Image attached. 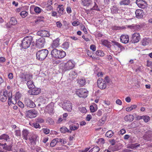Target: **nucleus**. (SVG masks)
I'll return each mask as SVG.
<instances>
[{
    "label": "nucleus",
    "instance_id": "f257e3e1",
    "mask_svg": "<svg viewBox=\"0 0 152 152\" xmlns=\"http://www.w3.org/2000/svg\"><path fill=\"white\" fill-rule=\"evenodd\" d=\"M75 65V62L69 60L66 62H63L59 65V68L63 72L69 71L74 69Z\"/></svg>",
    "mask_w": 152,
    "mask_h": 152
},
{
    "label": "nucleus",
    "instance_id": "f03ea898",
    "mask_svg": "<svg viewBox=\"0 0 152 152\" xmlns=\"http://www.w3.org/2000/svg\"><path fill=\"white\" fill-rule=\"evenodd\" d=\"M51 55L53 57L61 59L65 56L66 53L63 50H59L54 48L51 51Z\"/></svg>",
    "mask_w": 152,
    "mask_h": 152
},
{
    "label": "nucleus",
    "instance_id": "7ed1b4c3",
    "mask_svg": "<svg viewBox=\"0 0 152 152\" xmlns=\"http://www.w3.org/2000/svg\"><path fill=\"white\" fill-rule=\"evenodd\" d=\"M48 53V51L46 49L39 50L36 53L37 58L40 61H42L46 58Z\"/></svg>",
    "mask_w": 152,
    "mask_h": 152
},
{
    "label": "nucleus",
    "instance_id": "20e7f679",
    "mask_svg": "<svg viewBox=\"0 0 152 152\" xmlns=\"http://www.w3.org/2000/svg\"><path fill=\"white\" fill-rule=\"evenodd\" d=\"M33 38L31 36L25 37L22 41L21 46L24 49L28 48L32 42Z\"/></svg>",
    "mask_w": 152,
    "mask_h": 152
},
{
    "label": "nucleus",
    "instance_id": "39448f33",
    "mask_svg": "<svg viewBox=\"0 0 152 152\" xmlns=\"http://www.w3.org/2000/svg\"><path fill=\"white\" fill-rule=\"evenodd\" d=\"M76 94L80 97L86 98L88 96V91L85 88H80L76 91Z\"/></svg>",
    "mask_w": 152,
    "mask_h": 152
},
{
    "label": "nucleus",
    "instance_id": "423d86ee",
    "mask_svg": "<svg viewBox=\"0 0 152 152\" xmlns=\"http://www.w3.org/2000/svg\"><path fill=\"white\" fill-rule=\"evenodd\" d=\"M12 93L9 92L7 93V91L5 90L3 92H1L0 94V100L2 102H5L7 98L11 96Z\"/></svg>",
    "mask_w": 152,
    "mask_h": 152
},
{
    "label": "nucleus",
    "instance_id": "0eeeda50",
    "mask_svg": "<svg viewBox=\"0 0 152 152\" xmlns=\"http://www.w3.org/2000/svg\"><path fill=\"white\" fill-rule=\"evenodd\" d=\"M62 107L64 110L70 112L72 110V104L70 101H66L62 104Z\"/></svg>",
    "mask_w": 152,
    "mask_h": 152
},
{
    "label": "nucleus",
    "instance_id": "6e6552de",
    "mask_svg": "<svg viewBox=\"0 0 152 152\" xmlns=\"http://www.w3.org/2000/svg\"><path fill=\"white\" fill-rule=\"evenodd\" d=\"M98 87L101 89H104L106 87V84L104 80L101 78H99L97 81Z\"/></svg>",
    "mask_w": 152,
    "mask_h": 152
},
{
    "label": "nucleus",
    "instance_id": "1a4fd4ad",
    "mask_svg": "<svg viewBox=\"0 0 152 152\" xmlns=\"http://www.w3.org/2000/svg\"><path fill=\"white\" fill-rule=\"evenodd\" d=\"M37 112L34 109L28 111L26 113V117L29 118H33L36 117Z\"/></svg>",
    "mask_w": 152,
    "mask_h": 152
},
{
    "label": "nucleus",
    "instance_id": "9d476101",
    "mask_svg": "<svg viewBox=\"0 0 152 152\" xmlns=\"http://www.w3.org/2000/svg\"><path fill=\"white\" fill-rule=\"evenodd\" d=\"M132 41L134 43L138 42L140 39V36L139 33H135L132 36Z\"/></svg>",
    "mask_w": 152,
    "mask_h": 152
},
{
    "label": "nucleus",
    "instance_id": "9b49d317",
    "mask_svg": "<svg viewBox=\"0 0 152 152\" xmlns=\"http://www.w3.org/2000/svg\"><path fill=\"white\" fill-rule=\"evenodd\" d=\"M32 78L31 76L27 74H23L20 77L21 80L23 82L28 81L31 79Z\"/></svg>",
    "mask_w": 152,
    "mask_h": 152
},
{
    "label": "nucleus",
    "instance_id": "f8f14e48",
    "mask_svg": "<svg viewBox=\"0 0 152 152\" xmlns=\"http://www.w3.org/2000/svg\"><path fill=\"white\" fill-rule=\"evenodd\" d=\"M136 2L138 7L144 9L147 7V3L144 0H137Z\"/></svg>",
    "mask_w": 152,
    "mask_h": 152
},
{
    "label": "nucleus",
    "instance_id": "ddd939ff",
    "mask_svg": "<svg viewBox=\"0 0 152 152\" xmlns=\"http://www.w3.org/2000/svg\"><path fill=\"white\" fill-rule=\"evenodd\" d=\"M129 40V37L128 35L125 34H122L120 37V41L124 44L127 43Z\"/></svg>",
    "mask_w": 152,
    "mask_h": 152
},
{
    "label": "nucleus",
    "instance_id": "4468645a",
    "mask_svg": "<svg viewBox=\"0 0 152 152\" xmlns=\"http://www.w3.org/2000/svg\"><path fill=\"white\" fill-rule=\"evenodd\" d=\"M25 105L27 107L33 108L35 106V104L28 98H26L25 99Z\"/></svg>",
    "mask_w": 152,
    "mask_h": 152
},
{
    "label": "nucleus",
    "instance_id": "2eb2a0df",
    "mask_svg": "<svg viewBox=\"0 0 152 152\" xmlns=\"http://www.w3.org/2000/svg\"><path fill=\"white\" fill-rule=\"evenodd\" d=\"M60 39L58 38H57L54 40L51 45V48L54 49L57 48L60 45Z\"/></svg>",
    "mask_w": 152,
    "mask_h": 152
},
{
    "label": "nucleus",
    "instance_id": "dca6fc26",
    "mask_svg": "<svg viewBox=\"0 0 152 152\" xmlns=\"http://www.w3.org/2000/svg\"><path fill=\"white\" fill-rule=\"evenodd\" d=\"M17 100L14 97V96H9L8 99V103L9 104L11 105V103L15 104L17 103Z\"/></svg>",
    "mask_w": 152,
    "mask_h": 152
},
{
    "label": "nucleus",
    "instance_id": "f3484780",
    "mask_svg": "<svg viewBox=\"0 0 152 152\" xmlns=\"http://www.w3.org/2000/svg\"><path fill=\"white\" fill-rule=\"evenodd\" d=\"M136 17L138 18H142L144 14L143 11L142 10H137L135 12Z\"/></svg>",
    "mask_w": 152,
    "mask_h": 152
},
{
    "label": "nucleus",
    "instance_id": "a211bd4d",
    "mask_svg": "<svg viewBox=\"0 0 152 152\" xmlns=\"http://www.w3.org/2000/svg\"><path fill=\"white\" fill-rule=\"evenodd\" d=\"M22 136L24 139L27 140L29 136V132L26 129H23L22 131Z\"/></svg>",
    "mask_w": 152,
    "mask_h": 152
},
{
    "label": "nucleus",
    "instance_id": "6ab92c4d",
    "mask_svg": "<svg viewBox=\"0 0 152 152\" xmlns=\"http://www.w3.org/2000/svg\"><path fill=\"white\" fill-rule=\"evenodd\" d=\"M82 5L84 6H89L92 3V0H81Z\"/></svg>",
    "mask_w": 152,
    "mask_h": 152
},
{
    "label": "nucleus",
    "instance_id": "aec40b11",
    "mask_svg": "<svg viewBox=\"0 0 152 152\" xmlns=\"http://www.w3.org/2000/svg\"><path fill=\"white\" fill-rule=\"evenodd\" d=\"M41 36L43 37H49L50 36L49 32L46 30H41L38 32Z\"/></svg>",
    "mask_w": 152,
    "mask_h": 152
},
{
    "label": "nucleus",
    "instance_id": "412c9836",
    "mask_svg": "<svg viewBox=\"0 0 152 152\" xmlns=\"http://www.w3.org/2000/svg\"><path fill=\"white\" fill-rule=\"evenodd\" d=\"M38 137L37 136L36 134H33L29 138V140L31 144H34L36 141Z\"/></svg>",
    "mask_w": 152,
    "mask_h": 152
},
{
    "label": "nucleus",
    "instance_id": "4be33fe9",
    "mask_svg": "<svg viewBox=\"0 0 152 152\" xmlns=\"http://www.w3.org/2000/svg\"><path fill=\"white\" fill-rule=\"evenodd\" d=\"M134 119V117L132 115H126L124 118V120L126 121L131 122Z\"/></svg>",
    "mask_w": 152,
    "mask_h": 152
},
{
    "label": "nucleus",
    "instance_id": "5701e85b",
    "mask_svg": "<svg viewBox=\"0 0 152 152\" xmlns=\"http://www.w3.org/2000/svg\"><path fill=\"white\" fill-rule=\"evenodd\" d=\"M86 80L84 78L82 77L78 79L77 83L80 86H83L86 84Z\"/></svg>",
    "mask_w": 152,
    "mask_h": 152
},
{
    "label": "nucleus",
    "instance_id": "b1692460",
    "mask_svg": "<svg viewBox=\"0 0 152 152\" xmlns=\"http://www.w3.org/2000/svg\"><path fill=\"white\" fill-rule=\"evenodd\" d=\"M45 43V40L42 38H40L37 41V43L41 47H43Z\"/></svg>",
    "mask_w": 152,
    "mask_h": 152
},
{
    "label": "nucleus",
    "instance_id": "393cba45",
    "mask_svg": "<svg viewBox=\"0 0 152 152\" xmlns=\"http://www.w3.org/2000/svg\"><path fill=\"white\" fill-rule=\"evenodd\" d=\"M117 146L114 145L113 144H112L109 147L108 149L107 150V152H110L111 151H115L118 150L117 148Z\"/></svg>",
    "mask_w": 152,
    "mask_h": 152
},
{
    "label": "nucleus",
    "instance_id": "a878e982",
    "mask_svg": "<svg viewBox=\"0 0 152 152\" xmlns=\"http://www.w3.org/2000/svg\"><path fill=\"white\" fill-rule=\"evenodd\" d=\"M151 42V40L149 38H144L142 40V44L143 46H145L149 44Z\"/></svg>",
    "mask_w": 152,
    "mask_h": 152
},
{
    "label": "nucleus",
    "instance_id": "bb28decb",
    "mask_svg": "<svg viewBox=\"0 0 152 152\" xmlns=\"http://www.w3.org/2000/svg\"><path fill=\"white\" fill-rule=\"evenodd\" d=\"M45 110L49 113H52L53 112V107L50 104H49L46 106Z\"/></svg>",
    "mask_w": 152,
    "mask_h": 152
},
{
    "label": "nucleus",
    "instance_id": "cd10ccee",
    "mask_svg": "<svg viewBox=\"0 0 152 152\" xmlns=\"http://www.w3.org/2000/svg\"><path fill=\"white\" fill-rule=\"evenodd\" d=\"M0 140H4L6 141H8L10 140L9 136L7 134H3L0 136Z\"/></svg>",
    "mask_w": 152,
    "mask_h": 152
},
{
    "label": "nucleus",
    "instance_id": "c85d7f7f",
    "mask_svg": "<svg viewBox=\"0 0 152 152\" xmlns=\"http://www.w3.org/2000/svg\"><path fill=\"white\" fill-rule=\"evenodd\" d=\"M77 75L75 71H71L69 74L70 79L71 80H73L76 77Z\"/></svg>",
    "mask_w": 152,
    "mask_h": 152
},
{
    "label": "nucleus",
    "instance_id": "c756f323",
    "mask_svg": "<svg viewBox=\"0 0 152 152\" xmlns=\"http://www.w3.org/2000/svg\"><path fill=\"white\" fill-rule=\"evenodd\" d=\"M31 90V94L32 95H37L40 92V89L37 88H32Z\"/></svg>",
    "mask_w": 152,
    "mask_h": 152
},
{
    "label": "nucleus",
    "instance_id": "7c9ffc66",
    "mask_svg": "<svg viewBox=\"0 0 152 152\" xmlns=\"http://www.w3.org/2000/svg\"><path fill=\"white\" fill-rule=\"evenodd\" d=\"M58 12L59 15H61L63 14L64 10V7H63V5H59L58 6Z\"/></svg>",
    "mask_w": 152,
    "mask_h": 152
},
{
    "label": "nucleus",
    "instance_id": "2f4dec72",
    "mask_svg": "<svg viewBox=\"0 0 152 152\" xmlns=\"http://www.w3.org/2000/svg\"><path fill=\"white\" fill-rule=\"evenodd\" d=\"M140 146V144H138L137 143H135L128 145L127 146V148H128L134 149L136 148L137 147H139Z\"/></svg>",
    "mask_w": 152,
    "mask_h": 152
},
{
    "label": "nucleus",
    "instance_id": "473e14b6",
    "mask_svg": "<svg viewBox=\"0 0 152 152\" xmlns=\"http://www.w3.org/2000/svg\"><path fill=\"white\" fill-rule=\"evenodd\" d=\"M12 147V146L11 144H9L8 145H7L6 143H5L4 145V146H3V148L5 150L8 151H10L11 150Z\"/></svg>",
    "mask_w": 152,
    "mask_h": 152
},
{
    "label": "nucleus",
    "instance_id": "72a5a7b5",
    "mask_svg": "<svg viewBox=\"0 0 152 152\" xmlns=\"http://www.w3.org/2000/svg\"><path fill=\"white\" fill-rule=\"evenodd\" d=\"M39 99L40 102L43 104L47 103L48 101V98L45 97H42L39 98Z\"/></svg>",
    "mask_w": 152,
    "mask_h": 152
},
{
    "label": "nucleus",
    "instance_id": "f704fd0d",
    "mask_svg": "<svg viewBox=\"0 0 152 152\" xmlns=\"http://www.w3.org/2000/svg\"><path fill=\"white\" fill-rule=\"evenodd\" d=\"M27 85L28 88H34L35 87L33 82L31 80H29L27 81Z\"/></svg>",
    "mask_w": 152,
    "mask_h": 152
},
{
    "label": "nucleus",
    "instance_id": "c9c22d12",
    "mask_svg": "<svg viewBox=\"0 0 152 152\" xmlns=\"http://www.w3.org/2000/svg\"><path fill=\"white\" fill-rule=\"evenodd\" d=\"M114 45L117 47L120 48L121 51L123 50H124L125 48L122 46L118 42H113Z\"/></svg>",
    "mask_w": 152,
    "mask_h": 152
},
{
    "label": "nucleus",
    "instance_id": "e433bc0d",
    "mask_svg": "<svg viewBox=\"0 0 152 152\" xmlns=\"http://www.w3.org/2000/svg\"><path fill=\"white\" fill-rule=\"evenodd\" d=\"M137 107V106L136 105H132L130 107H127L126 108V111L129 112L135 109Z\"/></svg>",
    "mask_w": 152,
    "mask_h": 152
},
{
    "label": "nucleus",
    "instance_id": "4c0bfd02",
    "mask_svg": "<svg viewBox=\"0 0 152 152\" xmlns=\"http://www.w3.org/2000/svg\"><path fill=\"white\" fill-rule=\"evenodd\" d=\"M58 142V138L53 140L50 143V145L52 147H54Z\"/></svg>",
    "mask_w": 152,
    "mask_h": 152
},
{
    "label": "nucleus",
    "instance_id": "58836bf2",
    "mask_svg": "<svg viewBox=\"0 0 152 152\" xmlns=\"http://www.w3.org/2000/svg\"><path fill=\"white\" fill-rule=\"evenodd\" d=\"M96 54L97 56L103 57L104 55V54L103 51L100 50H98L96 51Z\"/></svg>",
    "mask_w": 152,
    "mask_h": 152
},
{
    "label": "nucleus",
    "instance_id": "ea45409f",
    "mask_svg": "<svg viewBox=\"0 0 152 152\" xmlns=\"http://www.w3.org/2000/svg\"><path fill=\"white\" fill-rule=\"evenodd\" d=\"M118 8L115 6H113L111 8V12L113 14L118 13Z\"/></svg>",
    "mask_w": 152,
    "mask_h": 152
},
{
    "label": "nucleus",
    "instance_id": "a19ab883",
    "mask_svg": "<svg viewBox=\"0 0 152 152\" xmlns=\"http://www.w3.org/2000/svg\"><path fill=\"white\" fill-rule=\"evenodd\" d=\"M130 2V0H123L120 2L121 5H128Z\"/></svg>",
    "mask_w": 152,
    "mask_h": 152
},
{
    "label": "nucleus",
    "instance_id": "79ce46f5",
    "mask_svg": "<svg viewBox=\"0 0 152 152\" xmlns=\"http://www.w3.org/2000/svg\"><path fill=\"white\" fill-rule=\"evenodd\" d=\"M15 135L17 137H20L21 136V131L18 128H17L15 131Z\"/></svg>",
    "mask_w": 152,
    "mask_h": 152
},
{
    "label": "nucleus",
    "instance_id": "37998d69",
    "mask_svg": "<svg viewBox=\"0 0 152 152\" xmlns=\"http://www.w3.org/2000/svg\"><path fill=\"white\" fill-rule=\"evenodd\" d=\"M102 44L107 47H108L110 45V42L106 40L103 39L101 41Z\"/></svg>",
    "mask_w": 152,
    "mask_h": 152
},
{
    "label": "nucleus",
    "instance_id": "c03bdc74",
    "mask_svg": "<svg viewBox=\"0 0 152 152\" xmlns=\"http://www.w3.org/2000/svg\"><path fill=\"white\" fill-rule=\"evenodd\" d=\"M100 150L98 146H95L91 149L88 152H98Z\"/></svg>",
    "mask_w": 152,
    "mask_h": 152
},
{
    "label": "nucleus",
    "instance_id": "a18cd8bd",
    "mask_svg": "<svg viewBox=\"0 0 152 152\" xmlns=\"http://www.w3.org/2000/svg\"><path fill=\"white\" fill-rule=\"evenodd\" d=\"M113 132L111 130H109L106 133L105 135L107 137H110L113 135Z\"/></svg>",
    "mask_w": 152,
    "mask_h": 152
},
{
    "label": "nucleus",
    "instance_id": "49530a36",
    "mask_svg": "<svg viewBox=\"0 0 152 152\" xmlns=\"http://www.w3.org/2000/svg\"><path fill=\"white\" fill-rule=\"evenodd\" d=\"M94 5L92 8V9L93 10H100L99 8L98 7V5L96 4V2H97L96 0H94Z\"/></svg>",
    "mask_w": 152,
    "mask_h": 152
},
{
    "label": "nucleus",
    "instance_id": "de8ad7c7",
    "mask_svg": "<svg viewBox=\"0 0 152 152\" xmlns=\"http://www.w3.org/2000/svg\"><path fill=\"white\" fill-rule=\"evenodd\" d=\"M69 47V42H64L62 45V47L64 49H67Z\"/></svg>",
    "mask_w": 152,
    "mask_h": 152
},
{
    "label": "nucleus",
    "instance_id": "09e8293b",
    "mask_svg": "<svg viewBox=\"0 0 152 152\" xmlns=\"http://www.w3.org/2000/svg\"><path fill=\"white\" fill-rule=\"evenodd\" d=\"M10 23L11 25H14L17 23V21L15 18H12L10 20Z\"/></svg>",
    "mask_w": 152,
    "mask_h": 152
},
{
    "label": "nucleus",
    "instance_id": "8fccbe9b",
    "mask_svg": "<svg viewBox=\"0 0 152 152\" xmlns=\"http://www.w3.org/2000/svg\"><path fill=\"white\" fill-rule=\"evenodd\" d=\"M58 142H60L62 145L65 144L66 143V142L65 139L58 138Z\"/></svg>",
    "mask_w": 152,
    "mask_h": 152
},
{
    "label": "nucleus",
    "instance_id": "3c124183",
    "mask_svg": "<svg viewBox=\"0 0 152 152\" xmlns=\"http://www.w3.org/2000/svg\"><path fill=\"white\" fill-rule=\"evenodd\" d=\"M70 129L71 130H75L79 128V125L78 124H77L76 125L70 126Z\"/></svg>",
    "mask_w": 152,
    "mask_h": 152
},
{
    "label": "nucleus",
    "instance_id": "603ef678",
    "mask_svg": "<svg viewBox=\"0 0 152 152\" xmlns=\"http://www.w3.org/2000/svg\"><path fill=\"white\" fill-rule=\"evenodd\" d=\"M28 14V12L25 11H23L20 13L21 16L23 18L26 17L27 15Z\"/></svg>",
    "mask_w": 152,
    "mask_h": 152
},
{
    "label": "nucleus",
    "instance_id": "864d4df0",
    "mask_svg": "<svg viewBox=\"0 0 152 152\" xmlns=\"http://www.w3.org/2000/svg\"><path fill=\"white\" fill-rule=\"evenodd\" d=\"M79 111L83 113H86L87 112V110L85 107H80L79 108Z\"/></svg>",
    "mask_w": 152,
    "mask_h": 152
},
{
    "label": "nucleus",
    "instance_id": "5fc2aeb1",
    "mask_svg": "<svg viewBox=\"0 0 152 152\" xmlns=\"http://www.w3.org/2000/svg\"><path fill=\"white\" fill-rule=\"evenodd\" d=\"M60 131L62 133H65L69 131L68 129L65 126H63L60 129Z\"/></svg>",
    "mask_w": 152,
    "mask_h": 152
},
{
    "label": "nucleus",
    "instance_id": "6e6d98bb",
    "mask_svg": "<svg viewBox=\"0 0 152 152\" xmlns=\"http://www.w3.org/2000/svg\"><path fill=\"white\" fill-rule=\"evenodd\" d=\"M35 12L37 14L39 13L41 11L42 9L38 7H36L34 9Z\"/></svg>",
    "mask_w": 152,
    "mask_h": 152
},
{
    "label": "nucleus",
    "instance_id": "4d7b16f0",
    "mask_svg": "<svg viewBox=\"0 0 152 152\" xmlns=\"http://www.w3.org/2000/svg\"><path fill=\"white\" fill-rule=\"evenodd\" d=\"M142 119L145 122H147L149 120L150 117L147 115L142 116Z\"/></svg>",
    "mask_w": 152,
    "mask_h": 152
},
{
    "label": "nucleus",
    "instance_id": "13d9d810",
    "mask_svg": "<svg viewBox=\"0 0 152 152\" xmlns=\"http://www.w3.org/2000/svg\"><path fill=\"white\" fill-rule=\"evenodd\" d=\"M87 55L91 57V58L93 59L95 58V57H94V56L93 55V53L91 52L90 51H89V50L88 51H87Z\"/></svg>",
    "mask_w": 152,
    "mask_h": 152
},
{
    "label": "nucleus",
    "instance_id": "bf43d9fd",
    "mask_svg": "<svg viewBox=\"0 0 152 152\" xmlns=\"http://www.w3.org/2000/svg\"><path fill=\"white\" fill-rule=\"evenodd\" d=\"M42 131L43 132V133L46 134H48L50 132V130L47 128H44L42 129Z\"/></svg>",
    "mask_w": 152,
    "mask_h": 152
},
{
    "label": "nucleus",
    "instance_id": "052dcab7",
    "mask_svg": "<svg viewBox=\"0 0 152 152\" xmlns=\"http://www.w3.org/2000/svg\"><path fill=\"white\" fill-rule=\"evenodd\" d=\"M15 98L18 100L21 97V94L20 93L18 92H16L15 95L14 96Z\"/></svg>",
    "mask_w": 152,
    "mask_h": 152
},
{
    "label": "nucleus",
    "instance_id": "680f3d73",
    "mask_svg": "<svg viewBox=\"0 0 152 152\" xmlns=\"http://www.w3.org/2000/svg\"><path fill=\"white\" fill-rule=\"evenodd\" d=\"M126 132L125 129H122L120 130L118 132V134H121L123 135L125 134Z\"/></svg>",
    "mask_w": 152,
    "mask_h": 152
},
{
    "label": "nucleus",
    "instance_id": "e2e57ef3",
    "mask_svg": "<svg viewBox=\"0 0 152 152\" xmlns=\"http://www.w3.org/2000/svg\"><path fill=\"white\" fill-rule=\"evenodd\" d=\"M80 29L82 30L84 32L85 34H87V32L86 31V29L85 28V27L84 25L81 26Z\"/></svg>",
    "mask_w": 152,
    "mask_h": 152
},
{
    "label": "nucleus",
    "instance_id": "0e129e2a",
    "mask_svg": "<svg viewBox=\"0 0 152 152\" xmlns=\"http://www.w3.org/2000/svg\"><path fill=\"white\" fill-rule=\"evenodd\" d=\"M90 49L92 50L93 51H94L96 50V46L94 45H91L90 46Z\"/></svg>",
    "mask_w": 152,
    "mask_h": 152
},
{
    "label": "nucleus",
    "instance_id": "69168bd1",
    "mask_svg": "<svg viewBox=\"0 0 152 152\" xmlns=\"http://www.w3.org/2000/svg\"><path fill=\"white\" fill-rule=\"evenodd\" d=\"M18 105L21 108H23L24 107V105L23 103L20 101H18Z\"/></svg>",
    "mask_w": 152,
    "mask_h": 152
},
{
    "label": "nucleus",
    "instance_id": "338daca9",
    "mask_svg": "<svg viewBox=\"0 0 152 152\" xmlns=\"http://www.w3.org/2000/svg\"><path fill=\"white\" fill-rule=\"evenodd\" d=\"M56 25L57 27L59 28H61L62 26V23L60 21L56 22Z\"/></svg>",
    "mask_w": 152,
    "mask_h": 152
},
{
    "label": "nucleus",
    "instance_id": "774afa93",
    "mask_svg": "<svg viewBox=\"0 0 152 152\" xmlns=\"http://www.w3.org/2000/svg\"><path fill=\"white\" fill-rule=\"evenodd\" d=\"M147 66L150 67L151 68H152V62L149 61H147Z\"/></svg>",
    "mask_w": 152,
    "mask_h": 152
}]
</instances>
